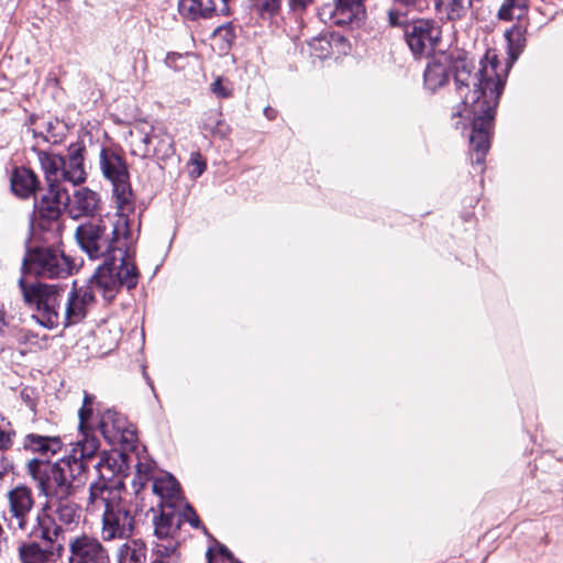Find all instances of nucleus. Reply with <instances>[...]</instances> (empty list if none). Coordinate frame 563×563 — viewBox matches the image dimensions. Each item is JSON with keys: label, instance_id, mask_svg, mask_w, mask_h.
Here are the masks:
<instances>
[{"label": "nucleus", "instance_id": "f257e3e1", "mask_svg": "<svg viewBox=\"0 0 563 563\" xmlns=\"http://www.w3.org/2000/svg\"><path fill=\"white\" fill-rule=\"evenodd\" d=\"M129 213L118 210L113 217L84 222L75 231L78 245L89 258H104L92 275V284L107 301H111L122 286L132 289L139 282Z\"/></svg>", "mask_w": 563, "mask_h": 563}, {"label": "nucleus", "instance_id": "f03ea898", "mask_svg": "<svg viewBox=\"0 0 563 563\" xmlns=\"http://www.w3.org/2000/svg\"><path fill=\"white\" fill-rule=\"evenodd\" d=\"M455 86L462 98L453 115L472 120L471 150L476 154L475 164L483 166L490 148L495 110L508 76V66L488 51L477 68L466 58L454 64Z\"/></svg>", "mask_w": 563, "mask_h": 563}, {"label": "nucleus", "instance_id": "7ed1b4c3", "mask_svg": "<svg viewBox=\"0 0 563 563\" xmlns=\"http://www.w3.org/2000/svg\"><path fill=\"white\" fill-rule=\"evenodd\" d=\"M99 450L96 437H85L78 440L70 452L55 463L32 459L26 464L27 474L36 483L40 493L47 498L41 506L57 509L69 505L77 508V526L81 519V507L68 498L75 494L76 488L85 481L87 461L92 459Z\"/></svg>", "mask_w": 563, "mask_h": 563}, {"label": "nucleus", "instance_id": "20e7f679", "mask_svg": "<svg viewBox=\"0 0 563 563\" xmlns=\"http://www.w3.org/2000/svg\"><path fill=\"white\" fill-rule=\"evenodd\" d=\"M77 528V508L64 505L52 509L41 506L35 516L34 525L29 534L37 540L24 541L19 544L18 556L20 563H54L65 551L64 544L58 542L65 530Z\"/></svg>", "mask_w": 563, "mask_h": 563}, {"label": "nucleus", "instance_id": "39448f33", "mask_svg": "<svg viewBox=\"0 0 563 563\" xmlns=\"http://www.w3.org/2000/svg\"><path fill=\"white\" fill-rule=\"evenodd\" d=\"M86 508L90 514L101 512L100 534L102 541H123L133 536L135 518L119 486L104 482L92 483L89 487Z\"/></svg>", "mask_w": 563, "mask_h": 563}, {"label": "nucleus", "instance_id": "423d86ee", "mask_svg": "<svg viewBox=\"0 0 563 563\" xmlns=\"http://www.w3.org/2000/svg\"><path fill=\"white\" fill-rule=\"evenodd\" d=\"M86 145L77 141L68 145L65 156L53 152L36 151L45 181L56 185L69 183L79 186L87 180L88 173L85 165Z\"/></svg>", "mask_w": 563, "mask_h": 563}, {"label": "nucleus", "instance_id": "0eeeda50", "mask_svg": "<svg viewBox=\"0 0 563 563\" xmlns=\"http://www.w3.org/2000/svg\"><path fill=\"white\" fill-rule=\"evenodd\" d=\"M19 288L25 306L35 310L40 324L48 329L60 325L64 291L59 286L20 278Z\"/></svg>", "mask_w": 563, "mask_h": 563}, {"label": "nucleus", "instance_id": "6e6552de", "mask_svg": "<svg viewBox=\"0 0 563 563\" xmlns=\"http://www.w3.org/2000/svg\"><path fill=\"white\" fill-rule=\"evenodd\" d=\"M100 168L103 177L112 185L117 209L120 212H133L135 199L124 158L110 148H102L100 151Z\"/></svg>", "mask_w": 563, "mask_h": 563}, {"label": "nucleus", "instance_id": "1a4fd4ad", "mask_svg": "<svg viewBox=\"0 0 563 563\" xmlns=\"http://www.w3.org/2000/svg\"><path fill=\"white\" fill-rule=\"evenodd\" d=\"M23 269L42 278H63L71 274L73 262L56 247H36L26 252Z\"/></svg>", "mask_w": 563, "mask_h": 563}, {"label": "nucleus", "instance_id": "9d476101", "mask_svg": "<svg viewBox=\"0 0 563 563\" xmlns=\"http://www.w3.org/2000/svg\"><path fill=\"white\" fill-rule=\"evenodd\" d=\"M35 508V496L31 487L19 484L5 493L3 518L13 532L26 533L31 530V514Z\"/></svg>", "mask_w": 563, "mask_h": 563}, {"label": "nucleus", "instance_id": "9b49d317", "mask_svg": "<svg viewBox=\"0 0 563 563\" xmlns=\"http://www.w3.org/2000/svg\"><path fill=\"white\" fill-rule=\"evenodd\" d=\"M95 291L102 295V291L92 284V277L86 286L77 287L74 284L73 289L63 301L60 325L66 328L82 321L95 303Z\"/></svg>", "mask_w": 563, "mask_h": 563}, {"label": "nucleus", "instance_id": "f8f14e48", "mask_svg": "<svg viewBox=\"0 0 563 563\" xmlns=\"http://www.w3.org/2000/svg\"><path fill=\"white\" fill-rule=\"evenodd\" d=\"M99 430L110 445H120L124 450L132 449L137 440L134 427L126 418L113 410L102 413Z\"/></svg>", "mask_w": 563, "mask_h": 563}, {"label": "nucleus", "instance_id": "ddd939ff", "mask_svg": "<svg viewBox=\"0 0 563 563\" xmlns=\"http://www.w3.org/2000/svg\"><path fill=\"white\" fill-rule=\"evenodd\" d=\"M405 40L415 55H430L441 38L440 26L431 20H418L407 24Z\"/></svg>", "mask_w": 563, "mask_h": 563}, {"label": "nucleus", "instance_id": "4468645a", "mask_svg": "<svg viewBox=\"0 0 563 563\" xmlns=\"http://www.w3.org/2000/svg\"><path fill=\"white\" fill-rule=\"evenodd\" d=\"M365 14L362 0H335L323 4L319 10L320 18L328 23L345 26L360 22Z\"/></svg>", "mask_w": 563, "mask_h": 563}, {"label": "nucleus", "instance_id": "2eb2a0df", "mask_svg": "<svg viewBox=\"0 0 563 563\" xmlns=\"http://www.w3.org/2000/svg\"><path fill=\"white\" fill-rule=\"evenodd\" d=\"M68 547L74 563H110L107 550L95 537L77 536L69 541Z\"/></svg>", "mask_w": 563, "mask_h": 563}, {"label": "nucleus", "instance_id": "dca6fc26", "mask_svg": "<svg viewBox=\"0 0 563 563\" xmlns=\"http://www.w3.org/2000/svg\"><path fill=\"white\" fill-rule=\"evenodd\" d=\"M46 191L35 200L34 212L40 220L56 222L66 205L67 190L63 185L46 181Z\"/></svg>", "mask_w": 563, "mask_h": 563}, {"label": "nucleus", "instance_id": "f3484780", "mask_svg": "<svg viewBox=\"0 0 563 563\" xmlns=\"http://www.w3.org/2000/svg\"><path fill=\"white\" fill-rule=\"evenodd\" d=\"M65 209L71 219L92 218L101 209L100 196L88 187H80L70 196L67 194Z\"/></svg>", "mask_w": 563, "mask_h": 563}, {"label": "nucleus", "instance_id": "a211bd4d", "mask_svg": "<svg viewBox=\"0 0 563 563\" xmlns=\"http://www.w3.org/2000/svg\"><path fill=\"white\" fill-rule=\"evenodd\" d=\"M154 126L145 120H137L129 131L131 153L146 157L152 153V136Z\"/></svg>", "mask_w": 563, "mask_h": 563}, {"label": "nucleus", "instance_id": "6ab92c4d", "mask_svg": "<svg viewBox=\"0 0 563 563\" xmlns=\"http://www.w3.org/2000/svg\"><path fill=\"white\" fill-rule=\"evenodd\" d=\"M22 446L30 453L49 459L62 450L63 442L59 437L29 433L23 438Z\"/></svg>", "mask_w": 563, "mask_h": 563}, {"label": "nucleus", "instance_id": "aec40b11", "mask_svg": "<svg viewBox=\"0 0 563 563\" xmlns=\"http://www.w3.org/2000/svg\"><path fill=\"white\" fill-rule=\"evenodd\" d=\"M40 185L41 181L32 169L22 166L12 170L10 186L15 196L27 199L35 195Z\"/></svg>", "mask_w": 563, "mask_h": 563}, {"label": "nucleus", "instance_id": "412c9836", "mask_svg": "<svg viewBox=\"0 0 563 563\" xmlns=\"http://www.w3.org/2000/svg\"><path fill=\"white\" fill-rule=\"evenodd\" d=\"M115 552L117 563H145L147 548L143 540L129 537Z\"/></svg>", "mask_w": 563, "mask_h": 563}, {"label": "nucleus", "instance_id": "4be33fe9", "mask_svg": "<svg viewBox=\"0 0 563 563\" xmlns=\"http://www.w3.org/2000/svg\"><path fill=\"white\" fill-rule=\"evenodd\" d=\"M178 11L181 16L190 21L210 19L216 12L213 0H179Z\"/></svg>", "mask_w": 563, "mask_h": 563}, {"label": "nucleus", "instance_id": "5701e85b", "mask_svg": "<svg viewBox=\"0 0 563 563\" xmlns=\"http://www.w3.org/2000/svg\"><path fill=\"white\" fill-rule=\"evenodd\" d=\"M152 489L162 500L172 503L173 499L178 497L179 484L172 475L165 474L154 478Z\"/></svg>", "mask_w": 563, "mask_h": 563}, {"label": "nucleus", "instance_id": "b1692460", "mask_svg": "<svg viewBox=\"0 0 563 563\" xmlns=\"http://www.w3.org/2000/svg\"><path fill=\"white\" fill-rule=\"evenodd\" d=\"M472 7V0H438L437 9L445 14L449 21H457L466 16Z\"/></svg>", "mask_w": 563, "mask_h": 563}, {"label": "nucleus", "instance_id": "393cba45", "mask_svg": "<svg viewBox=\"0 0 563 563\" xmlns=\"http://www.w3.org/2000/svg\"><path fill=\"white\" fill-rule=\"evenodd\" d=\"M155 563H177L179 560L178 541L176 538L157 540L153 550Z\"/></svg>", "mask_w": 563, "mask_h": 563}, {"label": "nucleus", "instance_id": "a878e982", "mask_svg": "<svg viewBox=\"0 0 563 563\" xmlns=\"http://www.w3.org/2000/svg\"><path fill=\"white\" fill-rule=\"evenodd\" d=\"M449 80L448 68L439 62L429 63L424 70V86L435 91Z\"/></svg>", "mask_w": 563, "mask_h": 563}, {"label": "nucleus", "instance_id": "bb28decb", "mask_svg": "<svg viewBox=\"0 0 563 563\" xmlns=\"http://www.w3.org/2000/svg\"><path fill=\"white\" fill-rule=\"evenodd\" d=\"M505 37L508 44L509 56L517 59L526 46V26L516 24L506 31Z\"/></svg>", "mask_w": 563, "mask_h": 563}, {"label": "nucleus", "instance_id": "cd10ccee", "mask_svg": "<svg viewBox=\"0 0 563 563\" xmlns=\"http://www.w3.org/2000/svg\"><path fill=\"white\" fill-rule=\"evenodd\" d=\"M123 467V460L120 454L114 455H104L100 459L96 468L99 472L100 479L98 482H106L107 478H111L117 473H121Z\"/></svg>", "mask_w": 563, "mask_h": 563}, {"label": "nucleus", "instance_id": "c85d7f7f", "mask_svg": "<svg viewBox=\"0 0 563 563\" xmlns=\"http://www.w3.org/2000/svg\"><path fill=\"white\" fill-rule=\"evenodd\" d=\"M154 527V533L157 540L175 538L174 534L179 528L178 523L175 522V516L167 512H162L159 517L155 518Z\"/></svg>", "mask_w": 563, "mask_h": 563}, {"label": "nucleus", "instance_id": "c756f323", "mask_svg": "<svg viewBox=\"0 0 563 563\" xmlns=\"http://www.w3.org/2000/svg\"><path fill=\"white\" fill-rule=\"evenodd\" d=\"M528 12V0H504L498 11L500 20H521Z\"/></svg>", "mask_w": 563, "mask_h": 563}, {"label": "nucleus", "instance_id": "7c9ffc66", "mask_svg": "<svg viewBox=\"0 0 563 563\" xmlns=\"http://www.w3.org/2000/svg\"><path fill=\"white\" fill-rule=\"evenodd\" d=\"M155 141L154 146H152L151 155L156 156L157 158H166L169 157L174 153V142L170 134L165 131H161L158 133L153 132L152 143Z\"/></svg>", "mask_w": 563, "mask_h": 563}, {"label": "nucleus", "instance_id": "2f4dec72", "mask_svg": "<svg viewBox=\"0 0 563 563\" xmlns=\"http://www.w3.org/2000/svg\"><path fill=\"white\" fill-rule=\"evenodd\" d=\"M213 41L218 45V49L221 53H225L230 49L232 43L235 40L234 27L231 23H225L218 26L212 33Z\"/></svg>", "mask_w": 563, "mask_h": 563}, {"label": "nucleus", "instance_id": "473e14b6", "mask_svg": "<svg viewBox=\"0 0 563 563\" xmlns=\"http://www.w3.org/2000/svg\"><path fill=\"white\" fill-rule=\"evenodd\" d=\"M155 467L151 461H139L136 464L135 476L133 478V487L136 493L145 487L147 482L156 478L154 476Z\"/></svg>", "mask_w": 563, "mask_h": 563}, {"label": "nucleus", "instance_id": "72a5a7b5", "mask_svg": "<svg viewBox=\"0 0 563 563\" xmlns=\"http://www.w3.org/2000/svg\"><path fill=\"white\" fill-rule=\"evenodd\" d=\"M93 402H95V396H92L88 393H85L84 404L78 413L79 415V429H80L81 437H82L80 440H84L86 435L93 437L92 434L89 433L90 427L88 424V421L92 416Z\"/></svg>", "mask_w": 563, "mask_h": 563}, {"label": "nucleus", "instance_id": "f704fd0d", "mask_svg": "<svg viewBox=\"0 0 563 563\" xmlns=\"http://www.w3.org/2000/svg\"><path fill=\"white\" fill-rule=\"evenodd\" d=\"M254 5L263 19H272L279 13L282 0H255Z\"/></svg>", "mask_w": 563, "mask_h": 563}, {"label": "nucleus", "instance_id": "c9c22d12", "mask_svg": "<svg viewBox=\"0 0 563 563\" xmlns=\"http://www.w3.org/2000/svg\"><path fill=\"white\" fill-rule=\"evenodd\" d=\"M207 559L208 563H240L233 558L231 552L222 545L217 550L209 549L207 551Z\"/></svg>", "mask_w": 563, "mask_h": 563}, {"label": "nucleus", "instance_id": "e433bc0d", "mask_svg": "<svg viewBox=\"0 0 563 563\" xmlns=\"http://www.w3.org/2000/svg\"><path fill=\"white\" fill-rule=\"evenodd\" d=\"M211 91L217 95L218 97H221V98H228L231 96V91L230 89H228L227 87L223 86V82H222V79L221 78H217L212 84H211Z\"/></svg>", "mask_w": 563, "mask_h": 563}, {"label": "nucleus", "instance_id": "4c0bfd02", "mask_svg": "<svg viewBox=\"0 0 563 563\" xmlns=\"http://www.w3.org/2000/svg\"><path fill=\"white\" fill-rule=\"evenodd\" d=\"M184 57H185V55H181L179 53H168L165 58V63L168 67L177 69V68H179L177 65V60L183 59Z\"/></svg>", "mask_w": 563, "mask_h": 563}, {"label": "nucleus", "instance_id": "58836bf2", "mask_svg": "<svg viewBox=\"0 0 563 563\" xmlns=\"http://www.w3.org/2000/svg\"><path fill=\"white\" fill-rule=\"evenodd\" d=\"M313 0H289V7L292 11H303Z\"/></svg>", "mask_w": 563, "mask_h": 563}, {"label": "nucleus", "instance_id": "ea45409f", "mask_svg": "<svg viewBox=\"0 0 563 563\" xmlns=\"http://www.w3.org/2000/svg\"><path fill=\"white\" fill-rule=\"evenodd\" d=\"M51 128H52V123L49 122L46 133L38 132V133H35V136L42 137L43 141L47 142V143H52V144L58 143V140L51 133Z\"/></svg>", "mask_w": 563, "mask_h": 563}, {"label": "nucleus", "instance_id": "a19ab883", "mask_svg": "<svg viewBox=\"0 0 563 563\" xmlns=\"http://www.w3.org/2000/svg\"><path fill=\"white\" fill-rule=\"evenodd\" d=\"M12 463L0 452V475L5 474L12 470Z\"/></svg>", "mask_w": 563, "mask_h": 563}, {"label": "nucleus", "instance_id": "79ce46f5", "mask_svg": "<svg viewBox=\"0 0 563 563\" xmlns=\"http://www.w3.org/2000/svg\"><path fill=\"white\" fill-rule=\"evenodd\" d=\"M189 511H190V516H188L189 523L192 527L198 528L199 523H200L198 516L192 511L191 508H189Z\"/></svg>", "mask_w": 563, "mask_h": 563}, {"label": "nucleus", "instance_id": "37998d69", "mask_svg": "<svg viewBox=\"0 0 563 563\" xmlns=\"http://www.w3.org/2000/svg\"><path fill=\"white\" fill-rule=\"evenodd\" d=\"M388 21H389V26H398V25H402V21H399L397 15L394 13V12H389V18H388Z\"/></svg>", "mask_w": 563, "mask_h": 563}, {"label": "nucleus", "instance_id": "c03bdc74", "mask_svg": "<svg viewBox=\"0 0 563 563\" xmlns=\"http://www.w3.org/2000/svg\"><path fill=\"white\" fill-rule=\"evenodd\" d=\"M264 115L268 119V120H273L275 119L276 117V111L269 107L265 108L264 109Z\"/></svg>", "mask_w": 563, "mask_h": 563}, {"label": "nucleus", "instance_id": "a18cd8bd", "mask_svg": "<svg viewBox=\"0 0 563 563\" xmlns=\"http://www.w3.org/2000/svg\"><path fill=\"white\" fill-rule=\"evenodd\" d=\"M395 1L398 3L405 4V5H409L415 2V0H395Z\"/></svg>", "mask_w": 563, "mask_h": 563}, {"label": "nucleus", "instance_id": "49530a36", "mask_svg": "<svg viewBox=\"0 0 563 563\" xmlns=\"http://www.w3.org/2000/svg\"><path fill=\"white\" fill-rule=\"evenodd\" d=\"M314 42L319 43V44H325V45H329L328 42L323 41V40H316Z\"/></svg>", "mask_w": 563, "mask_h": 563}, {"label": "nucleus", "instance_id": "de8ad7c7", "mask_svg": "<svg viewBox=\"0 0 563 563\" xmlns=\"http://www.w3.org/2000/svg\"><path fill=\"white\" fill-rule=\"evenodd\" d=\"M2 533H3V528H2V526L0 525V537L2 536Z\"/></svg>", "mask_w": 563, "mask_h": 563}, {"label": "nucleus", "instance_id": "09e8293b", "mask_svg": "<svg viewBox=\"0 0 563 563\" xmlns=\"http://www.w3.org/2000/svg\"><path fill=\"white\" fill-rule=\"evenodd\" d=\"M461 123H462L461 121H457V122L455 123V126H456V128H459Z\"/></svg>", "mask_w": 563, "mask_h": 563}]
</instances>
